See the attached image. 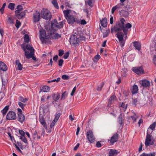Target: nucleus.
Masks as SVG:
<instances>
[{
  "mask_svg": "<svg viewBox=\"0 0 156 156\" xmlns=\"http://www.w3.org/2000/svg\"><path fill=\"white\" fill-rule=\"evenodd\" d=\"M125 20L123 18L120 19V21L117 22L114 26L111 28V32H117L116 36L121 44V47H123L124 43L123 42L124 35L126 37L129 32V29L132 27L131 24L127 23L125 24Z\"/></svg>",
  "mask_w": 156,
  "mask_h": 156,
  "instance_id": "1",
  "label": "nucleus"
},
{
  "mask_svg": "<svg viewBox=\"0 0 156 156\" xmlns=\"http://www.w3.org/2000/svg\"><path fill=\"white\" fill-rule=\"evenodd\" d=\"M72 11L67 9L63 11L65 17L69 24H73L76 21L74 16L71 14Z\"/></svg>",
  "mask_w": 156,
  "mask_h": 156,
  "instance_id": "2",
  "label": "nucleus"
},
{
  "mask_svg": "<svg viewBox=\"0 0 156 156\" xmlns=\"http://www.w3.org/2000/svg\"><path fill=\"white\" fill-rule=\"evenodd\" d=\"M40 39L43 43H46L48 40L50 38V35H46L45 30L41 29L39 30Z\"/></svg>",
  "mask_w": 156,
  "mask_h": 156,
  "instance_id": "3",
  "label": "nucleus"
},
{
  "mask_svg": "<svg viewBox=\"0 0 156 156\" xmlns=\"http://www.w3.org/2000/svg\"><path fill=\"white\" fill-rule=\"evenodd\" d=\"M21 46L25 52V51L27 52L28 53L31 54V55H34V50L32 47H31L29 44H27L26 45L24 44L21 45Z\"/></svg>",
  "mask_w": 156,
  "mask_h": 156,
  "instance_id": "4",
  "label": "nucleus"
},
{
  "mask_svg": "<svg viewBox=\"0 0 156 156\" xmlns=\"http://www.w3.org/2000/svg\"><path fill=\"white\" fill-rule=\"evenodd\" d=\"M70 42L71 44L74 47L78 46L80 43L79 37L75 35L71 36L70 38Z\"/></svg>",
  "mask_w": 156,
  "mask_h": 156,
  "instance_id": "5",
  "label": "nucleus"
},
{
  "mask_svg": "<svg viewBox=\"0 0 156 156\" xmlns=\"http://www.w3.org/2000/svg\"><path fill=\"white\" fill-rule=\"evenodd\" d=\"M149 129H148L147 135L145 139V144L146 147L153 145L154 143V141L151 135L149 134Z\"/></svg>",
  "mask_w": 156,
  "mask_h": 156,
  "instance_id": "6",
  "label": "nucleus"
},
{
  "mask_svg": "<svg viewBox=\"0 0 156 156\" xmlns=\"http://www.w3.org/2000/svg\"><path fill=\"white\" fill-rule=\"evenodd\" d=\"M63 22H61L58 23L56 19H55L51 23V28L54 31H56L58 29H60L63 27Z\"/></svg>",
  "mask_w": 156,
  "mask_h": 156,
  "instance_id": "7",
  "label": "nucleus"
},
{
  "mask_svg": "<svg viewBox=\"0 0 156 156\" xmlns=\"http://www.w3.org/2000/svg\"><path fill=\"white\" fill-rule=\"evenodd\" d=\"M41 16L42 18L45 20H48L51 18V12L47 9H43L41 11Z\"/></svg>",
  "mask_w": 156,
  "mask_h": 156,
  "instance_id": "8",
  "label": "nucleus"
},
{
  "mask_svg": "<svg viewBox=\"0 0 156 156\" xmlns=\"http://www.w3.org/2000/svg\"><path fill=\"white\" fill-rule=\"evenodd\" d=\"M87 137L90 143H93L95 141V137L93 134V133L91 130L87 131L86 134Z\"/></svg>",
  "mask_w": 156,
  "mask_h": 156,
  "instance_id": "9",
  "label": "nucleus"
},
{
  "mask_svg": "<svg viewBox=\"0 0 156 156\" xmlns=\"http://www.w3.org/2000/svg\"><path fill=\"white\" fill-rule=\"evenodd\" d=\"M16 116L15 112L12 111H9L6 116V119L8 120H15L16 119Z\"/></svg>",
  "mask_w": 156,
  "mask_h": 156,
  "instance_id": "10",
  "label": "nucleus"
},
{
  "mask_svg": "<svg viewBox=\"0 0 156 156\" xmlns=\"http://www.w3.org/2000/svg\"><path fill=\"white\" fill-rule=\"evenodd\" d=\"M119 138V135L117 133L114 134L111 137L110 142L111 144L113 145L114 143L116 142Z\"/></svg>",
  "mask_w": 156,
  "mask_h": 156,
  "instance_id": "11",
  "label": "nucleus"
},
{
  "mask_svg": "<svg viewBox=\"0 0 156 156\" xmlns=\"http://www.w3.org/2000/svg\"><path fill=\"white\" fill-rule=\"evenodd\" d=\"M133 71L137 74H142L144 73V70L141 67H134L133 68Z\"/></svg>",
  "mask_w": 156,
  "mask_h": 156,
  "instance_id": "12",
  "label": "nucleus"
},
{
  "mask_svg": "<svg viewBox=\"0 0 156 156\" xmlns=\"http://www.w3.org/2000/svg\"><path fill=\"white\" fill-rule=\"evenodd\" d=\"M40 14L37 12H36L33 14V20L34 22H37L40 20Z\"/></svg>",
  "mask_w": 156,
  "mask_h": 156,
  "instance_id": "13",
  "label": "nucleus"
},
{
  "mask_svg": "<svg viewBox=\"0 0 156 156\" xmlns=\"http://www.w3.org/2000/svg\"><path fill=\"white\" fill-rule=\"evenodd\" d=\"M119 153L116 150L111 149L109 151V156H115Z\"/></svg>",
  "mask_w": 156,
  "mask_h": 156,
  "instance_id": "14",
  "label": "nucleus"
},
{
  "mask_svg": "<svg viewBox=\"0 0 156 156\" xmlns=\"http://www.w3.org/2000/svg\"><path fill=\"white\" fill-rule=\"evenodd\" d=\"M141 85L144 87H147L150 86V83L147 80H144L142 81Z\"/></svg>",
  "mask_w": 156,
  "mask_h": 156,
  "instance_id": "15",
  "label": "nucleus"
},
{
  "mask_svg": "<svg viewBox=\"0 0 156 156\" xmlns=\"http://www.w3.org/2000/svg\"><path fill=\"white\" fill-rule=\"evenodd\" d=\"M18 121L22 123L25 120V116L22 113L18 114Z\"/></svg>",
  "mask_w": 156,
  "mask_h": 156,
  "instance_id": "16",
  "label": "nucleus"
},
{
  "mask_svg": "<svg viewBox=\"0 0 156 156\" xmlns=\"http://www.w3.org/2000/svg\"><path fill=\"white\" fill-rule=\"evenodd\" d=\"M53 101L52 102V104H54L55 103L58 101L59 99L60 98V95L59 94H55L53 96Z\"/></svg>",
  "mask_w": 156,
  "mask_h": 156,
  "instance_id": "17",
  "label": "nucleus"
},
{
  "mask_svg": "<svg viewBox=\"0 0 156 156\" xmlns=\"http://www.w3.org/2000/svg\"><path fill=\"white\" fill-rule=\"evenodd\" d=\"M7 69L6 65L2 61H0V70L3 71H6Z\"/></svg>",
  "mask_w": 156,
  "mask_h": 156,
  "instance_id": "18",
  "label": "nucleus"
},
{
  "mask_svg": "<svg viewBox=\"0 0 156 156\" xmlns=\"http://www.w3.org/2000/svg\"><path fill=\"white\" fill-rule=\"evenodd\" d=\"M133 45L136 49L140 50L141 49V44L138 41H134L133 42Z\"/></svg>",
  "mask_w": 156,
  "mask_h": 156,
  "instance_id": "19",
  "label": "nucleus"
},
{
  "mask_svg": "<svg viewBox=\"0 0 156 156\" xmlns=\"http://www.w3.org/2000/svg\"><path fill=\"white\" fill-rule=\"evenodd\" d=\"M51 31L52 30H51L50 31V37H52L54 39H58L61 37V35L58 34H54L53 35L52 32Z\"/></svg>",
  "mask_w": 156,
  "mask_h": 156,
  "instance_id": "20",
  "label": "nucleus"
},
{
  "mask_svg": "<svg viewBox=\"0 0 156 156\" xmlns=\"http://www.w3.org/2000/svg\"><path fill=\"white\" fill-rule=\"evenodd\" d=\"M101 25L104 27L107 26V20L106 18L103 19L101 21Z\"/></svg>",
  "mask_w": 156,
  "mask_h": 156,
  "instance_id": "21",
  "label": "nucleus"
},
{
  "mask_svg": "<svg viewBox=\"0 0 156 156\" xmlns=\"http://www.w3.org/2000/svg\"><path fill=\"white\" fill-rule=\"evenodd\" d=\"M16 16L19 19H22L24 17L25 15V12H23L20 13L19 14H16Z\"/></svg>",
  "mask_w": 156,
  "mask_h": 156,
  "instance_id": "22",
  "label": "nucleus"
},
{
  "mask_svg": "<svg viewBox=\"0 0 156 156\" xmlns=\"http://www.w3.org/2000/svg\"><path fill=\"white\" fill-rule=\"evenodd\" d=\"M16 9H17L15 11V13L16 14L20 13L23 9V6L22 5H18Z\"/></svg>",
  "mask_w": 156,
  "mask_h": 156,
  "instance_id": "23",
  "label": "nucleus"
},
{
  "mask_svg": "<svg viewBox=\"0 0 156 156\" xmlns=\"http://www.w3.org/2000/svg\"><path fill=\"white\" fill-rule=\"evenodd\" d=\"M34 55H31V54L28 53L27 52L25 51V56L26 57L28 58H31L33 59L34 60H36V58L33 56Z\"/></svg>",
  "mask_w": 156,
  "mask_h": 156,
  "instance_id": "24",
  "label": "nucleus"
},
{
  "mask_svg": "<svg viewBox=\"0 0 156 156\" xmlns=\"http://www.w3.org/2000/svg\"><path fill=\"white\" fill-rule=\"evenodd\" d=\"M50 89V87L47 86H44L41 89V90L44 92H48L49 91Z\"/></svg>",
  "mask_w": 156,
  "mask_h": 156,
  "instance_id": "25",
  "label": "nucleus"
},
{
  "mask_svg": "<svg viewBox=\"0 0 156 156\" xmlns=\"http://www.w3.org/2000/svg\"><path fill=\"white\" fill-rule=\"evenodd\" d=\"M138 90V87L136 85H133L132 87V93L134 94L137 93Z\"/></svg>",
  "mask_w": 156,
  "mask_h": 156,
  "instance_id": "26",
  "label": "nucleus"
},
{
  "mask_svg": "<svg viewBox=\"0 0 156 156\" xmlns=\"http://www.w3.org/2000/svg\"><path fill=\"white\" fill-rule=\"evenodd\" d=\"M120 13L121 15L125 17L128 16L129 15L128 12L125 10H121L120 11Z\"/></svg>",
  "mask_w": 156,
  "mask_h": 156,
  "instance_id": "27",
  "label": "nucleus"
},
{
  "mask_svg": "<svg viewBox=\"0 0 156 156\" xmlns=\"http://www.w3.org/2000/svg\"><path fill=\"white\" fill-rule=\"evenodd\" d=\"M9 105H7L3 109V110L1 111V112L3 116L6 114L9 110Z\"/></svg>",
  "mask_w": 156,
  "mask_h": 156,
  "instance_id": "28",
  "label": "nucleus"
},
{
  "mask_svg": "<svg viewBox=\"0 0 156 156\" xmlns=\"http://www.w3.org/2000/svg\"><path fill=\"white\" fill-rule=\"evenodd\" d=\"M41 123L42 124L43 126L45 128V129H47V127L46 125V123L45 121V120L43 118H41L40 120Z\"/></svg>",
  "mask_w": 156,
  "mask_h": 156,
  "instance_id": "29",
  "label": "nucleus"
},
{
  "mask_svg": "<svg viewBox=\"0 0 156 156\" xmlns=\"http://www.w3.org/2000/svg\"><path fill=\"white\" fill-rule=\"evenodd\" d=\"M116 98V97L115 95H113L112 96L109 98L108 102V105H110L114 101Z\"/></svg>",
  "mask_w": 156,
  "mask_h": 156,
  "instance_id": "30",
  "label": "nucleus"
},
{
  "mask_svg": "<svg viewBox=\"0 0 156 156\" xmlns=\"http://www.w3.org/2000/svg\"><path fill=\"white\" fill-rule=\"evenodd\" d=\"M121 72V75L123 77H126L127 75V69L125 68L122 69Z\"/></svg>",
  "mask_w": 156,
  "mask_h": 156,
  "instance_id": "31",
  "label": "nucleus"
},
{
  "mask_svg": "<svg viewBox=\"0 0 156 156\" xmlns=\"http://www.w3.org/2000/svg\"><path fill=\"white\" fill-rule=\"evenodd\" d=\"M155 153L153 152L152 153H150L149 154H146L143 153L141 154L140 156H155Z\"/></svg>",
  "mask_w": 156,
  "mask_h": 156,
  "instance_id": "32",
  "label": "nucleus"
},
{
  "mask_svg": "<svg viewBox=\"0 0 156 156\" xmlns=\"http://www.w3.org/2000/svg\"><path fill=\"white\" fill-rule=\"evenodd\" d=\"M7 22L9 24H14V20L11 17L8 16V19Z\"/></svg>",
  "mask_w": 156,
  "mask_h": 156,
  "instance_id": "33",
  "label": "nucleus"
},
{
  "mask_svg": "<svg viewBox=\"0 0 156 156\" xmlns=\"http://www.w3.org/2000/svg\"><path fill=\"white\" fill-rule=\"evenodd\" d=\"M15 4L13 3H10L8 5V8L13 10L14 9Z\"/></svg>",
  "mask_w": 156,
  "mask_h": 156,
  "instance_id": "34",
  "label": "nucleus"
},
{
  "mask_svg": "<svg viewBox=\"0 0 156 156\" xmlns=\"http://www.w3.org/2000/svg\"><path fill=\"white\" fill-rule=\"evenodd\" d=\"M51 2L56 8L57 9L59 8V7L56 0H52Z\"/></svg>",
  "mask_w": 156,
  "mask_h": 156,
  "instance_id": "35",
  "label": "nucleus"
},
{
  "mask_svg": "<svg viewBox=\"0 0 156 156\" xmlns=\"http://www.w3.org/2000/svg\"><path fill=\"white\" fill-rule=\"evenodd\" d=\"M24 40L25 42L28 43L30 41V39L29 35L28 34H26L25 35L24 38Z\"/></svg>",
  "mask_w": 156,
  "mask_h": 156,
  "instance_id": "36",
  "label": "nucleus"
},
{
  "mask_svg": "<svg viewBox=\"0 0 156 156\" xmlns=\"http://www.w3.org/2000/svg\"><path fill=\"white\" fill-rule=\"evenodd\" d=\"M18 99H19V100L20 101L22 102L23 103L26 102L28 100V99L27 98H24L22 96H20L19 98Z\"/></svg>",
  "mask_w": 156,
  "mask_h": 156,
  "instance_id": "37",
  "label": "nucleus"
},
{
  "mask_svg": "<svg viewBox=\"0 0 156 156\" xmlns=\"http://www.w3.org/2000/svg\"><path fill=\"white\" fill-rule=\"evenodd\" d=\"M138 99L137 98H133V101L132 102V105L135 107L136 105V103L137 102Z\"/></svg>",
  "mask_w": 156,
  "mask_h": 156,
  "instance_id": "38",
  "label": "nucleus"
},
{
  "mask_svg": "<svg viewBox=\"0 0 156 156\" xmlns=\"http://www.w3.org/2000/svg\"><path fill=\"white\" fill-rule=\"evenodd\" d=\"M101 57L99 55H97L94 58L93 61L95 62H97L98 60Z\"/></svg>",
  "mask_w": 156,
  "mask_h": 156,
  "instance_id": "39",
  "label": "nucleus"
},
{
  "mask_svg": "<svg viewBox=\"0 0 156 156\" xmlns=\"http://www.w3.org/2000/svg\"><path fill=\"white\" fill-rule=\"evenodd\" d=\"M20 139H21L22 140L24 143L26 144L27 143V140L26 138H25V136H20Z\"/></svg>",
  "mask_w": 156,
  "mask_h": 156,
  "instance_id": "40",
  "label": "nucleus"
},
{
  "mask_svg": "<svg viewBox=\"0 0 156 156\" xmlns=\"http://www.w3.org/2000/svg\"><path fill=\"white\" fill-rule=\"evenodd\" d=\"M94 2V1L93 0H88L87 1V3L88 5L89 6H90L91 7H92L93 6L92 3Z\"/></svg>",
  "mask_w": 156,
  "mask_h": 156,
  "instance_id": "41",
  "label": "nucleus"
},
{
  "mask_svg": "<svg viewBox=\"0 0 156 156\" xmlns=\"http://www.w3.org/2000/svg\"><path fill=\"white\" fill-rule=\"evenodd\" d=\"M156 126V122H154L151 125L150 127L149 128L151 129L152 130H153L154 129L155 127Z\"/></svg>",
  "mask_w": 156,
  "mask_h": 156,
  "instance_id": "42",
  "label": "nucleus"
},
{
  "mask_svg": "<svg viewBox=\"0 0 156 156\" xmlns=\"http://www.w3.org/2000/svg\"><path fill=\"white\" fill-rule=\"evenodd\" d=\"M119 124L121 125L122 124V123L123 122V120L122 116V115H120L118 118Z\"/></svg>",
  "mask_w": 156,
  "mask_h": 156,
  "instance_id": "43",
  "label": "nucleus"
},
{
  "mask_svg": "<svg viewBox=\"0 0 156 156\" xmlns=\"http://www.w3.org/2000/svg\"><path fill=\"white\" fill-rule=\"evenodd\" d=\"M67 96V94L66 91L64 92L62 94L61 99V100H64L65 99L66 97Z\"/></svg>",
  "mask_w": 156,
  "mask_h": 156,
  "instance_id": "44",
  "label": "nucleus"
},
{
  "mask_svg": "<svg viewBox=\"0 0 156 156\" xmlns=\"http://www.w3.org/2000/svg\"><path fill=\"white\" fill-rule=\"evenodd\" d=\"M62 78L65 80H67L69 79V76L66 75H63L62 76Z\"/></svg>",
  "mask_w": 156,
  "mask_h": 156,
  "instance_id": "45",
  "label": "nucleus"
},
{
  "mask_svg": "<svg viewBox=\"0 0 156 156\" xmlns=\"http://www.w3.org/2000/svg\"><path fill=\"white\" fill-rule=\"evenodd\" d=\"M61 115V114L59 113H58L55 116L54 119L55 121H57L58 120V119L60 116Z\"/></svg>",
  "mask_w": 156,
  "mask_h": 156,
  "instance_id": "46",
  "label": "nucleus"
},
{
  "mask_svg": "<svg viewBox=\"0 0 156 156\" xmlns=\"http://www.w3.org/2000/svg\"><path fill=\"white\" fill-rule=\"evenodd\" d=\"M21 25V23L18 20H16V23L15 24L16 27L17 28H18Z\"/></svg>",
  "mask_w": 156,
  "mask_h": 156,
  "instance_id": "47",
  "label": "nucleus"
},
{
  "mask_svg": "<svg viewBox=\"0 0 156 156\" xmlns=\"http://www.w3.org/2000/svg\"><path fill=\"white\" fill-rule=\"evenodd\" d=\"M22 65L20 63L17 65V67H16V69L18 70H21L22 69Z\"/></svg>",
  "mask_w": 156,
  "mask_h": 156,
  "instance_id": "48",
  "label": "nucleus"
},
{
  "mask_svg": "<svg viewBox=\"0 0 156 156\" xmlns=\"http://www.w3.org/2000/svg\"><path fill=\"white\" fill-rule=\"evenodd\" d=\"M64 54V51L63 50H59L58 51V55L59 56H62Z\"/></svg>",
  "mask_w": 156,
  "mask_h": 156,
  "instance_id": "49",
  "label": "nucleus"
},
{
  "mask_svg": "<svg viewBox=\"0 0 156 156\" xmlns=\"http://www.w3.org/2000/svg\"><path fill=\"white\" fill-rule=\"evenodd\" d=\"M109 31L110 30H106V32L104 33L103 34V37H107L108 35Z\"/></svg>",
  "mask_w": 156,
  "mask_h": 156,
  "instance_id": "50",
  "label": "nucleus"
},
{
  "mask_svg": "<svg viewBox=\"0 0 156 156\" xmlns=\"http://www.w3.org/2000/svg\"><path fill=\"white\" fill-rule=\"evenodd\" d=\"M63 62V60L62 59H60L58 61V66H62Z\"/></svg>",
  "mask_w": 156,
  "mask_h": 156,
  "instance_id": "51",
  "label": "nucleus"
},
{
  "mask_svg": "<svg viewBox=\"0 0 156 156\" xmlns=\"http://www.w3.org/2000/svg\"><path fill=\"white\" fill-rule=\"evenodd\" d=\"M18 105L23 109L24 108V107L25 105V104L22 103L21 102H19L18 103Z\"/></svg>",
  "mask_w": 156,
  "mask_h": 156,
  "instance_id": "52",
  "label": "nucleus"
},
{
  "mask_svg": "<svg viewBox=\"0 0 156 156\" xmlns=\"http://www.w3.org/2000/svg\"><path fill=\"white\" fill-rule=\"evenodd\" d=\"M19 133L21 135V136H24L25 135V133L23 130L19 129Z\"/></svg>",
  "mask_w": 156,
  "mask_h": 156,
  "instance_id": "53",
  "label": "nucleus"
},
{
  "mask_svg": "<svg viewBox=\"0 0 156 156\" xmlns=\"http://www.w3.org/2000/svg\"><path fill=\"white\" fill-rule=\"evenodd\" d=\"M124 5V4L122 3H120L116 5L117 9H120L121 8V6Z\"/></svg>",
  "mask_w": 156,
  "mask_h": 156,
  "instance_id": "54",
  "label": "nucleus"
},
{
  "mask_svg": "<svg viewBox=\"0 0 156 156\" xmlns=\"http://www.w3.org/2000/svg\"><path fill=\"white\" fill-rule=\"evenodd\" d=\"M69 52H67L65 53L64 55V58L65 59H67L69 56Z\"/></svg>",
  "mask_w": 156,
  "mask_h": 156,
  "instance_id": "55",
  "label": "nucleus"
},
{
  "mask_svg": "<svg viewBox=\"0 0 156 156\" xmlns=\"http://www.w3.org/2000/svg\"><path fill=\"white\" fill-rule=\"evenodd\" d=\"M103 85L104 84H102L100 86H98L97 88V90L99 91L101 90L102 88L103 87Z\"/></svg>",
  "mask_w": 156,
  "mask_h": 156,
  "instance_id": "56",
  "label": "nucleus"
},
{
  "mask_svg": "<svg viewBox=\"0 0 156 156\" xmlns=\"http://www.w3.org/2000/svg\"><path fill=\"white\" fill-rule=\"evenodd\" d=\"M56 122V121H55V120H53V121L52 122L50 125V127L51 128H52L54 126Z\"/></svg>",
  "mask_w": 156,
  "mask_h": 156,
  "instance_id": "57",
  "label": "nucleus"
},
{
  "mask_svg": "<svg viewBox=\"0 0 156 156\" xmlns=\"http://www.w3.org/2000/svg\"><path fill=\"white\" fill-rule=\"evenodd\" d=\"M76 90V86H75L74 88H73L71 93V95L72 96H73L74 95V92H75Z\"/></svg>",
  "mask_w": 156,
  "mask_h": 156,
  "instance_id": "58",
  "label": "nucleus"
},
{
  "mask_svg": "<svg viewBox=\"0 0 156 156\" xmlns=\"http://www.w3.org/2000/svg\"><path fill=\"white\" fill-rule=\"evenodd\" d=\"M85 37L83 36H80L79 37V39L80 40V41H83L85 40Z\"/></svg>",
  "mask_w": 156,
  "mask_h": 156,
  "instance_id": "59",
  "label": "nucleus"
},
{
  "mask_svg": "<svg viewBox=\"0 0 156 156\" xmlns=\"http://www.w3.org/2000/svg\"><path fill=\"white\" fill-rule=\"evenodd\" d=\"M2 85H5L7 83V81H6L5 80H4L2 77Z\"/></svg>",
  "mask_w": 156,
  "mask_h": 156,
  "instance_id": "60",
  "label": "nucleus"
},
{
  "mask_svg": "<svg viewBox=\"0 0 156 156\" xmlns=\"http://www.w3.org/2000/svg\"><path fill=\"white\" fill-rule=\"evenodd\" d=\"M117 7H116V5L113 7L112 9V14H113V13H114L115 11V10H116V9H117Z\"/></svg>",
  "mask_w": 156,
  "mask_h": 156,
  "instance_id": "61",
  "label": "nucleus"
},
{
  "mask_svg": "<svg viewBox=\"0 0 156 156\" xmlns=\"http://www.w3.org/2000/svg\"><path fill=\"white\" fill-rule=\"evenodd\" d=\"M136 115L135 113H134L133 116H131V118H132V120H133L134 122H135L136 121Z\"/></svg>",
  "mask_w": 156,
  "mask_h": 156,
  "instance_id": "62",
  "label": "nucleus"
},
{
  "mask_svg": "<svg viewBox=\"0 0 156 156\" xmlns=\"http://www.w3.org/2000/svg\"><path fill=\"white\" fill-rule=\"evenodd\" d=\"M121 107L123 108H124L125 109H126L127 108L126 105L124 103H122L121 105Z\"/></svg>",
  "mask_w": 156,
  "mask_h": 156,
  "instance_id": "63",
  "label": "nucleus"
},
{
  "mask_svg": "<svg viewBox=\"0 0 156 156\" xmlns=\"http://www.w3.org/2000/svg\"><path fill=\"white\" fill-rule=\"evenodd\" d=\"M87 23V22L84 20H82L81 22V24L82 25H85Z\"/></svg>",
  "mask_w": 156,
  "mask_h": 156,
  "instance_id": "64",
  "label": "nucleus"
}]
</instances>
